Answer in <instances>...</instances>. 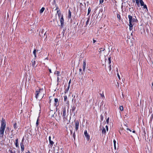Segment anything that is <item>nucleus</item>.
<instances>
[{
  "label": "nucleus",
  "instance_id": "nucleus-1",
  "mask_svg": "<svg viewBox=\"0 0 153 153\" xmlns=\"http://www.w3.org/2000/svg\"><path fill=\"white\" fill-rule=\"evenodd\" d=\"M5 127L6 123L5 120L4 119L2 118L1 123V127L0 128V137H3Z\"/></svg>",
  "mask_w": 153,
  "mask_h": 153
},
{
  "label": "nucleus",
  "instance_id": "nucleus-2",
  "mask_svg": "<svg viewBox=\"0 0 153 153\" xmlns=\"http://www.w3.org/2000/svg\"><path fill=\"white\" fill-rule=\"evenodd\" d=\"M43 90L40 89L39 91H36L35 93V97L37 99L39 98L41 99L43 98L44 93Z\"/></svg>",
  "mask_w": 153,
  "mask_h": 153
},
{
  "label": "nucleus",
  "instance_id": "nucleus-3",
  "mask_svg": "<svg viewBox=\"0 0 153 153\" xmlns=\"http://www.w3.org/2000/svg\"><path fill=\"white\" fill-rule=\"evenodd\" d=\"M135 1L138 7H140V4L141 6H143L144 8H147V6L146 5L144 4V2L143 0H135Z\"/></svg>",
  "mask_w": 153,
  "mask_h": 153
},
{
  "label": "nucleus",
  "instance_id": "nucleus-4",
  "mask_svg": "<svg viewBox=\"0 0 153 153\" xmlns=\"http://www.w3.org/2000/svg\"><path fill=\"white\" fill-rule=\"evenodd\" d=\"M128 18L129 19V22H130V23H134V22H136L137 21L136 17H133L132 16L130 15L128 16Z\"/></svg>",
  "mask_w": 153,
  "mask_h": 153
},
{
  "label": "nucleus",
  "instance_id": "nucleus-5",
  "mask_svg": "<svg viewBox=\"0 0 153 153\" xmlns=\"http://www.w3.org/2000/svg\"><path fill=\"white\" fill-rule=\"evenodd\" d=\"M63 119H65L67 117V116L66 115V109L65 108H64L63 109Z\"/></svg>",
  "mask_w": 153,
  "mask_h": 153
},
{
  "label": "nucleus",
  "instance_id": "nucleus-6",
  "mask_svg": "<svg viewBox=\"0 0 153 153\" xmlns=\"http://www.w3.org/2000/svg\"><path fill=\"white\" fill-rule=\"evenodd\" d=\"M84 134L85 137H86L87 140H89L90 139V136L87 133V130H85L84 131Z\"/></svg>",
  "mask_w": 153,
  "mask_h": 153
},
{
  "label": "nucleus",
  "instance_id": "nucleus-7",
  "mask_svg": "<svg viewBox=\"0 0 153 153\" xmlns=\"http://www.w3.org/2000/svg\"><path fill=\"white\" fill-rule=\"evenodd\" d=\"M46 33V31H45L44 29H42V30L41 32L39 33V35L40 36H43V34H44V35L45 36V35Z\"/></svg>",
  "mask_w": 153,
  "mask_h": 153
},
{
  "label": "nucleus",
  "instance_id": "nucleus-8",
  "mask_svg": "<svg viewBox=\"0 0 153 153\" xmlns=\"http://www.w3.org/2000/svg\"><path fill=\"white\" fill-rule=\"evenodd\" d=\"M64 20L63 18V16L62 15L60 20V22L61 23V26L62 27H63L64 25Z\"/></svg>",
  "mask_w": 153,
  "mask_h": 153
},
{
  "label": "nucleus",
  "instance_id": "nucleus-9",
  "mask_svg": "<svg viewBox=\"0 0 153 153\" xmlns=\"http://www.w3.org/2000/svg\"><path fill=\"white\" fill-rule=\"evenodd\" d=\"M79 126V122L77 120L75 122V129L77 131L78 129Z\"/></svg>",
  "mask_w": 153,
  "mask_h": 153
},
{
  "label": "nucleus",
  "instance_id": "nucleus-10",
  "mask_svg": "<svg viewBox=\"0 0 153 153\" xmlns=\"http://www.w3.org/2000/svg\"><path fill=\"white\" fill-rule=\"evenodd\" d=\"M133 24V23H130V22H129V30H131L132 29Z\"/></svg>",
  "mask_w": 153,
  "mask_h": 153
},
{
  "label": "nucleus",
  "instance_id": "nucleus-11",
  "mask_svg": "<svg viewBox=\"0 0 153 153\" xmlns=\"http://www.w3.org/2000/svg\"><path fill=\"white\" fill-rule=\"evenodd\" d=\"M20 146L21 147V150L22 152H23L24 149V146L22 143H20Z\"/></svg>",
  "mask_w": 153,
  "mask_h": 153
},
{
  "label": "nucleus",
  "instance_id": "nucleus-12",
  "mask_svg": "<svg viewBox=\"0 0 153 153\" xmlns=\"http://www.w3.org/2000/svg\"><path fill=\"white\" fill-rule=\"evenodd\" d=\"M86 62L85 61H84L83 63V70L84 71L86 67Z\"/></svg>",
  "mask_w": 153,
  "mask_h": 153
},
{
  "label": "nucleus",
  "instance_id": "nucleus-13",
  "mask_svg": "<svg viewBox=\"0 0 153 153\" xmlns=\"http://www.w3.org/2000/svg\"><path fill=\"white\" fill-rule=\"evenodd\" d=\"M15 145H16V147H19L18 139H16V140Z\"/></svg>",
  "mask_w": 153,
  "mask_h": 153
},
{
  "label": "nucleus",
  "instance_id": "nucleus-14",
  "mask_svg": "<svg viewBox=\"0 0 153 153\" xmlns=\"http://www.w3.org/2000/svg\"><path fill=\"white\" fill-rule=\"evenodd\" d=\"M58 100L57 98H55L54 99V101L56 103L55 104V106H57L58 105V104H57L56 103L58 102Z\"/></svg>",
  "mask_w": 153,
  "mask_h": 153
},
{
  "label": "nucleus",
  "instance_id": "nucleus-15",
  "mask_svg": "<svg viewBox=\"0 0 153 153\" xmlns=\"http://www.w3.org/2000/svg\"><path fill=\"white\" fill-rule=\"evenodd\" d=\"M105 133H106V131H105V128H104L103 127L102 130V134H105Z\"/></svg>",
  "mask_w": 153,
  "mask_h": 153
},
{
  "label": "nucleus",
  "instance_id": "nucleus-16",
  "mask_svg": "<svg viewBox=\"0 0 153 153\" xmlns=\"http://www.w3.org/2000/svg\"><path fill=\"white\" fill-rule=\"evenodd\" d=\"M58 116H59V117H56V118H57V120H59L61 118V114H60L59 113L58 114Z\"/></svg>",
  "mask_w": 153,
  "mask_h": 153
},
{
  "label": "nucleus",
  "instance_id": "nucleus-17",
  "mask_svg": "<svg viewBox=\"0 0 153 153\" xmlns=\"http://www.w3.org/2000/svg\"><path fill=\"white\" fill-rule=\"evenodd\" d=\"M32 65L33 67H34L35 66V65L36 64L35 61L34 60H33L32 61Z\"/></svg>",
  "mask_w": 153,
  "mask_h": 153
},
{
  "label": "nucleus",
  "instance_id": "nucleus-18",
  "mask_svg": "<svg viewBox=\"0 0 153 153\" xmlns=\"http://www.w3.org/2000/svg\"><path fill=\"white\" fill-rule=\"evenodd\" d=\"M45 8L44 7H42L40 10V13H42L44 11Z\"/></svg>",
  "mask_w": 153,
  "mask_h": 153
},
{
  "label": "nucleus",
  "instance_id": "nucleus-19",
  "mask_svg": "<svg viewBox=\"0 0 153 153\" xmlns=\"http://www.w3.org/2000/svg\"><path fill=\"white\" fill-rule=\"evenodd\" d=\"M50 144V146L51 147H52L53 144L54 143L51 140L49 141Z\"/></svg>",
  "mask_w": 153,
  "mask_h": 153
},
{
  "label": "nucleus",
  "instance_id": "nucleus-20",
  "mask_svg": "<svg viewBox=\"0 0 153 153\" xmlns=\"http://www.w3.org/2000/svg\"><path fill=\"white\" fill-rule=\"evenodd\" d=\"M71 12L70 10H69L68 12V18H71Z\"/></svg>",
  "mask_w": 153,
  "mask_h": 153
},
{
  "label": "nucleus",
  "instance_id": "nucleus-21",
  "mask_svg": "<svg viewBox=\"0 0 153 153\" xmlns=\"http://www.w3.org/2000/svg\"><path fill=\"white\" fill-rule=\"evenodd\" d=\"M36 49H34L33 51V54L34 55L35 58H36Z\"/></svg>",
  "mask_w": 153,
  "mask_h": 153
},
{
  "label": "nucleus",
  "instance_id": "nucleus-22",
  "mask_svg": "<svg viewBox=\"0 0 153 153\" xmlns=\"http://www.w3.org/2000/svg\"><path fill=\"white\" fill-rule=\"evenodd\" d=\"M89 21H90L89 18L88 19H87V20L86 22V25H85L86 26H87L88 25V24Z\"/></svg>",
  "mask_w": 153,
  "mask_h": 153
},
{
  "label": "nucleus",
  "instance_id": "nucleus-23",
  "mask_svg": "<svg viewBox=\"0 0 153 153\" xmlns=\"http://www.w3.org/2000/svg\"><path fill=\"white\" fill-rule=\"evenodd\" d=\"M104 50H105V49L104 48H100V49H99V51L100 52H101L102 51H104Z\"/></svg>",
  "mask_w": 153,
  "mask_h": 153
},
{
  "label": "nucleus",
  "instance_id": "nucleus-24",
  "mask_svg": "<svg viewBox=\"0 0 153 153\" xmlns=\"http://www.w3.org/2000/svg\"><path fill=\"white\" fill-rule=\"evenodd\" d=\"M56 74L57 76H58L59 75L60 72L59 71H56V73H54V74Z\"/></svg>",
  "mask_w": 153,
  "mask_h": 153
},
{
  "label": "nucleus",
  "instance_id": "nucleus-25",
  "mask_svg": "<svg viewBox=\"0 0 153 153\" xmlns=\"http://www.w3.org/2000/svg\"><path fill=\"white\" fill-rule=\"evenodd\" d=\"M57 8L56 10H57V13H58V15L59 16H60V13H59V10H58V9H57Z\"/></svg>",
  "mask_w": 153,
  "mask_h": 153
},
{
  "label": "nucleus",
  "instance_id": "nucleus-26",
  "mask_svg": "<svg viewBox=\"0 0 153 153\" xmlns=\"http://www.w3.org/2000/svg\"><path fill=\"white\" fill-rule=\"evenodd\" d=\"M111 56H109L108 58V60L109 61L108 63L109 64H110L111 63Z\"/></svg>",
  "mask_w": 153,
  "mask_h": 153
},
{
  "label": "nucleus",
  "instance_id": "nucleus-27",
  "mask_svg": "<svg viewBox=\"0 0 153 153\" xmlns=\"http://www.w3.org/2000/svg\"><path fill=\"white\" fill-rule=\"evenodd\" d=\"M120 109L121 111H123V106H120Z\"/></svg>",
  "mask_w": 153,
  "mask_h": 153
},
{
  "label": "nucleus",
  "instance_id": "nucleus-28",
  "mask_svg": "<svg viewBox=\"0 0 153 153\" xmlns=\"http://www.w3.org/2000/svg\"><path fill=\"white\" fill-rule=\"evenodd\" d=\"M113 142H114V149H116V141L114 140L113 141Z\"/></svg>",
  "mask_w": 153,
  "mask_h": 153
},
{
  "label": "nucleus",
  "instance_id": "nucleus-29",
  "mask_svg": "<svg viewBox=\"0 0 153 153\" xmlns=\"http://www.w3.org/2000/svg\"><path fill=\"white\" fill-rule=\"evenodd\" d=\"M91 11V8L90 7H89L88 8V15L90 11Z\"/></svg>",
  "mask_w": 153,
  "mask_h": 153
},
{
  "label": "nucleus",
  "instance_id": "nucleus-30",
  "mask_svg": "<svg viewBox=\"0 0 153 153\" xmlns=\"http://www.w3.org/2000/svg\"><path fill=\"white\" fill-rule=\"evenodd\" d=\"M109 66H108V68L109 69V70L110 71L111 69V65L109 64Z\"/></svg>",
  "mask_w": 153,
  "mask_h": 153
},
{
  "label": "nucleus",
  "instance_id": "nucleus-31",
  "mask_svg": "<svg viewBox=\"0 0 153 153\" xmlns=\"http://www.w3.org/2000/svg\"><path fill=\"white\" fill-rule=\"evenodd\" d=\"M117 17L118 19H119V20L120 19L121 17L120 14H117Z\"/></svg>",
  "mask_w": 153,
  "mask_h": 153
},
{
  "label": "nucleus",
  "instance_id": "nucleus-32",
  "mask_svg": "<svg viewBox=\"0 0 153 153\" xmlns=\"http://www.w3.org/2000/svg\"><path fill=\"white\" fill-rule=\"evenodd\" d=\"M13 127L14 128L16 129L17 127H16V123H15L13 125Z\"/></svg>",
  "mask_w": 153,
  "mask_h": 153
},
{
  "label": "nucleus",
  "instance_id": "nucleus-33",
  "mask_svg": "<svg viewBox=\"0 0 153 153\" xmlns=\"http://www.w3.org/2000/svg\"><path fill=\"white\" fill-rule=\"evenodd\" d=\"M67 96H65L64 97V100L65 101H66V100H67Z\"/></svg>",
  "mask_w": 153,
  "mask_h": 153
},
{
  "label": "nucleus",
  "instance_id": "nucleus-34",
  "mask_svg": "<svg viewBox=\"0 0 153 153\" xmlns=\"http://www.w3.org/2000/svg\"><path fill=\"white\" fill-rule=\"evenodd\" d=\"M9 151L10 152V153H16L15 151H13L12 150H9Z\"/></svg>",
  "mask_w": 153,
  "mask_h": 153
},
{
  "label": "nucleus",
  "instance_id": "nucleus-35",
  "mask_svg": "<svg viewBox=\"0 0 153 153\" xmlns=\"http://www.w3.org/2000/svg\"><path fill=\"white\" fill-rule=\"evenodd\" d=\"M104 0H100V3L102 4L103 3Z\"/></svg>",
  "mask_w": 153,
  "mask_h": 153
},
{
  "label": "nucleus",
  "instance_id": "nucleus-36",
  "mask_svg": "<svg viewBox=\"0 0 153 153\" xmlns=\"http://www.w3.org/2000/svg\"><path fill=\"white\" fill-rule=\"evenodd\" d=\"M109 118L108 117L107 119L106 120V122L107 123V124H108V123H109Z\"/></svg>",
  "mask_w": 153,
  "mask_h": 153
},
{
  "label": "nucleus",
  "instance_id": "nucleus-37",
  "mask_svg": "<svg viewBox=\"0 0 153 153\" xmlns=\"http://www.w3.org/2000/svg\"><path fill=\"white\" fill-rule=\"evenodd\" d=\"M100 94L102 97H103V98H104V94L103 93L102 94Z\"/></svg>",
  "mask_w": 153,
  "mask_h": 153
},
{
  "label": "nucleus",
  "instance_id": "nucleus-38",
  "mask_svg": "<svg viewBox=\"0 0 153 153\" xmlns=\"http://www.w3.org/2000/svg\"><path fill=\"white\" fill-rule=\"evenodd\" d=\"M105 128H106V130L107 131H108V126H105Z\"/></svg>",
  "mask_w": 153,
  "mask_h": 153
},
{
  "label": "nucleus",
  "instance_id": "nucleus-39",
  "mask_svg": "<svg viewBox=\"0 0 153 153\" xmlns=\"http://www.w3.org/2000/svg\"><path fill=\"white\" fill-rule=\"evenodd\" d=\"M117 76H118L119 79H120V75H119V74H117Z\"/></svg>",
  "mask_w": 153,
  "mask_h": 153
},
{
  "label": "nucleus",
  "instance_id": "nucleus-40",
  "mask_svg": "<svg viewBox=\"0 0 153 153\" xmlns=\"http://www.w3.org/2000/svg\"><path fill=\"white\" fill-rule=\"evenodd\" d=\"M36 126H37V125H38V119H37V121H36Z\"/></svg>",
  "mask_w": 153,
  "mask_h": 153
},
{
  "label": "nucleus",
  "instance_id": "nucleus-41",
  "mask_svg": "<svg viewBox=\"0 0 153 153\" xmlns=\"http://www.w3.org/2000/svg\"><path fill=\"white\" fill-rule=\"evenodd\" d=\"M73 137L74 138H75V133H74V134H73Z\"/></svg>",
  "mask_w": 153,
  "mask_h": 153
},
{
  "label": "nucleus",
  "instance_id": "nucleus-42",
  "mask_svg": "<svg viewBox=\"0 0 153 153\" xmlns=\"http://www.w3.org/2000/svg\"><path fill=\"white\" fill-rule=\"evenodd\" d=\"M49 141L51 140V137L50 136L49 137Z\"/></svg>",
  "mask_w": 153,
  "mask_h": 153
},
{
  "label": "nucleus",
  "instance_id": "nucleus-43",
  "mask_svg": "<svg viewBox=\"0 0 153 153\" xmlns=\"http://www.w3.org/2000/svg\"><path fill=\"white\" fill-rule=\"evenodd\" d=\"M127 130H128L130 132H131V130L130 129H129V128H127Z\"/></svg>",
  "mask_w": 153,
  "mask_h": 153
},
{
  "label": "nucleus",
  "instance_id": "nucleus-44",
  "mask_svg": "<svg viewBox=\"0 0 153 153\" xmlns=\"http://www.w3.org/2000/svg\"><path fill=\"white\" fill-rule=\"evenodd\" d=\"M49 72H50V73H51V72H51V69H49Z\"/></svg>",
  "mask_w": 153,
  "mask_h": 153
},
{
  "label": "nucleus",
  "instance_id": "nucleus-45",
  "mask_svg": "<svg viewBox=\"0 0 153 153\" xmlns=\"http://www.w3.org/2000/svg\"><path fill=\"white\" fill-rule=\"evenodd\" d=\"M93 43H94L96 41L95 40L93 39Z\"/></svg>",
  "mask_w": 153,
  "mask_h": 153
},
{
  "label": "nucleus",
  "instance_id": "nucleus-46",
  "mask_svg": "<svg viewBox=\"0 0 153 153\" xmlns=\"http://www.w3.org/2000/svg\"><path fill=\"white\" fill-rule=\"evenodd\" d=\"M79 71H82V69L81 68L79 69Z\"/></svg>",
  "mask_w": 153,
  "mask_h": 153
},
{
  "label": "nucleus",
  "instance_id": "nucleus-47",
  "mask_svg": "<svg viewBox=\"0 0 153 153\" xmlns=\"http://www.w3.org/2000/svg\"><path fill=\"white\" fill-rule=\"evenodd\" d=\"M132 132L134 133L135 132V131H133Z\"/></svg>",
  "mask_w": 153,
  "mask_h": 153
},
{
  "label": "nucleus",
  "instance_id": "nucleus-48",
  "mask_svg": "<svg viewBox=\"0 0 153 153\" xmlns=\"http://www.w3.org/2000/svg\"><path fill=\"white\" fill-rule=\"evenodd\" d=\"M133 0V2H135V0Z\"/></svg>",
  "mask_w": 153,
  "mask_h": 153
},
{
  "label": "nucleus",
  "instance_id": "nucleus-49",
  "mask_svg": "<svg viewBox=\"0 0 153 153\" xmlns=\"http://www.w3.org/2000/svg\"><path fill=\"white\" fill-rule=\"evenodd\" d=\"M26 153H31L30 152L28 151Z\"/></svg>",
  "mask_w": 153,
  "mask_h": 153
},
{
  "label": "nucleus",
  "instance_id": "nucleus-50",
  "mask_svg": "<svg viewBox=\"0 0 153 153\" xmlns=\"http://www.w3.org/2000/svg\"><path fill=\"white\" fill-rule=\"evenodd\" d=\"M71 82V80H70V81H69V84Z\"/></svg>",
  "mask_w": 153,
  "mask_h": 153
},
{
  "label": "nucleus",
  "instance_id": "nucleus-51",
  "mask_svg": "<svg viewBox=\"0 0 153 153\" xmlns=\"http://www.w3.org/2000/svg\"><path fill=\"white\" fill-rule=\"evenodd\" d=\"M152 86H153V82L152 83Z\"/></svg>",
  "mask_w": 153,
  "mask_h": 153
},
{
  "label": "nucleus",
  "instance_id": "nucleus-52",
  "mask_svg": "<svg viewBox=\"0 0 153 153\" xmlns=\"http://www.w3.org/2000/svg\"><path fill=\"white\" fill-rule=\"evenodd\" d=\"M57 80H59V77H57Z\"/></svg>",
  "mask_w": 153,
  "mask_h": 153
},
{
  "label": "nucleus",
  "instance_id": "nucleus-53",
  "mask_svg": "<svg viewBox=\"0 0 153 153\" xmlns=\"http://www.w3.org/2000/svg\"><path fill=\"white\" fill-rule=\"evenodd\" d=\"M72 109H74V108H72Z\"/></svg>",
  "mask_w": 153,
  "mask_h": 153
},
{
  "label": "nucleus",
  "instance_id": "nucleus-54",
  "mask_svg": "<svg viewBox=\"0 0 153 153\" xmlns=\"http://www.w3.org/2000/svg\"><path fill=\"white\" fill-rule=\"evenodd\" d=\"M72 109H74V108H72Z\"/></svg>",
  "mask_w": 153,
  "mask_h": 153
},
{
  "label": "nucleus",
  "instance_id": "nucleus-55",
  "mask_svg": "<svg viewBox=\"0 0 153 153\" xmlns=\"http://www.w3.org/2000/svg\"><path fill=\"white\" fill-rule=\"evenodd\" d=\"M72 109H74V108H72Z\"/></svg>",
  "mask_w": 153,
  "mask_h": 153
}]
</instances>
